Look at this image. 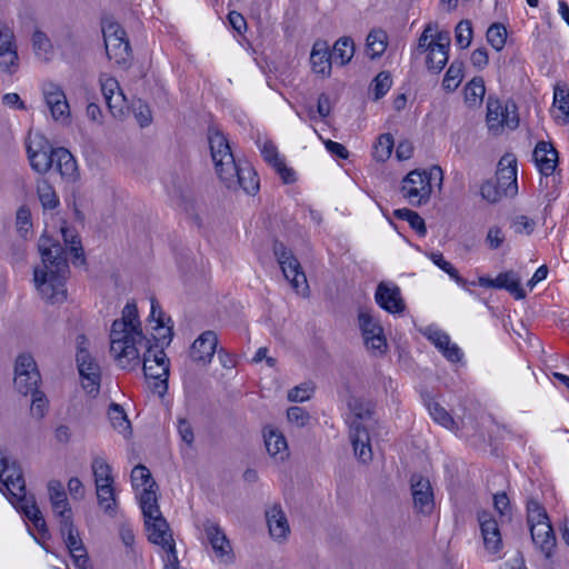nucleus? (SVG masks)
<instances>
[{"label": "nucleus", "instance_id": "14", "mask_svg": "<svg viewBox=\"0 0 569 569\" xmlns=\"http://www.w3.org/2000/svg\"><path fill=\"white\" fill-rule=\"evenodd\" d=\"M264 519L271 540L278 545L287 543L291 536V527L282 506L279 502L267 505Z\"/></svg>", "mask_w": 569, "mask_h": 569}, {"label": "nucleus", "instance_id": "43", "mask_svg": "<svg viewBox=\"0 0 569 569\" xmlns=\"http://www.w3.org/2000/svg\"><path fill=\"white\" fill-rule=\"evenodd\" d=\"M39 200L43 208L53 209L58 206L59 199L52 186L44 179H40L37 183Z\"/></svg>", "mask_w": 569, "mask_h": 569}, {"label": "nucleus", "instance_id": "16", "mask_svg": "<svg viewBox=\"0 0 569 569\" xmlns=\"http://www.w3.org/2000/svg\"><path fill=\"white\" fill-rule=\"evenodd\" d=\"M14 386L20 393L29 395L40 382V373L31 355H20L16 360Z\"/></svg>", "mask_w": 569, "mask_h": 569}, {"label": "nucleus", "instance_id": "51", "mask_svg": "<svg viewBox=\"0 0 569 569\" xmlns=\"http://www.w3.org/2000/svg\"><path fill=\"white\" fill-rule=\"evenodd\" d=\"M537 226V221L526 214L515 216L511 220V229L517 234L530 236Z\"/></svg>", "mask_w": 569, "mask_h": 569}, {"label": "nucleus", "instance_id": "30", "mask_svg": "<svg viewBox=\"0 0 569 569\" xmlns=\"http://www.w3.org/2000/svg\"><path fill=\"white\" fill-rule=\"evenodd\" d=\"M310 63L312 71L322 78L331 74L332 58L327 41L317 40L311 49Z\"/></svg>", "mask_w": 569, "mask_h": 569}, {"label": "nucleus", "instance_id": "56", "mask_svg": "<svg viewBox=\"0 0 569 569\" xmlns=\"http://www.w3.org/2000/svg\"><path fill=\"white\" fill-rule=\"evenodd\" d=\"M392 80L388 72H380L375 78L371 87L375 94V99L378 100L383 97L391 88Z\"/></svg>", "mask_w": 569, "mask_h": 569}, {"label": "nucleus", "instance_id": "63", "mask_svg": "<svg viewBox=\"0 0 569 569\" xmlns=\"http://www.w3.org/2000/svg\"><path fill=\"white\" fill-rule=\"evenodd\" d=\"M313 388L309 383H302L288 392V400L291 402H303L310 399Z\"/></svg>", "mask_w": 569, "mask_h": 569}, {"label": "nucleus", "instance_id": "23", "mask_svg": "<svg viewBox=\"0 0 569 569\" xmlns=\"http://www.w3.org/2000/svg\"><path fill=\"white\" fill-rule=\"evenodd\" d=\"M131 485L137 493L140 507H142V501L147 493L153 496L154 501L158 502V487L150 470L146 466L138 465L132 469Z\"/></svg>", "mask_w": 569, "mask_h": 569}, {"label": "nucleus", "instance_id": "64", "mask_svg": "<svg viewBox=\"0 0 569 569\" xmlns=\"http://www.w3.org/2000/svg\"><path fill=\"white\" fill-rule=\"evenodd\" d=\"M287 418L290 423L299 428L305 427L310 419L308 412L300 407L289 408L287 411Z\"/></svg>", "mask_w": 569, "mask_h": 569}, {"label": "nucleus", "instance_id": "26", "mask_svg": "<svg viewBox=\"0 0 569 569\" xmlns=\"http://www.w3.org/2000/svg\"><path fill=\"white\" fill-rule=\"evenodd\" d=\"M228 189L241 188L246 193L253 194L259 189V179L254 169L249 164L236 163V173L232 174V180L220 179Z\"/></svg>", "mask_w": 569, "mask_h": 569}, {"label": "nucleus", "instance_id": "44", "mask_svg": "<svg viewBox=\"0 0 569 569\" xmlns=\"http://www.w3.org/2000/svg\"><path fill=\"white\" fill-rule=\"evenodd\" d=\"M393 149V138L389 133L381 134L375 146L372 156L377 161L385 162L391 156Z\"/></svg>", "mask_w": 569, "mask_h": 569}, {"label": "nucleus", "instance_id": "34", "mask_svg": "<svg viewBox=\"0 0 569 569\" xmlns=\"http://www.w3.org/2000/svg\"><path fill=\"white\" fill-rule=\"evenodd\" d=\"M552 114L561 124L569 120V88L565 83L558 82L553 88Z\"/></svg>", "mask_w": 569, "mask_h": 569}, {"label": "nucleus", "instance_id": "32", "mask_svg": "<svg viewBox=\"0 0 569 569\" xmlns=\"http://www.w3.org/2000/svg\"><path fill=\"white\" fill-rule=\"evenodd\" d=\"M150 322L153 323L152 328L156 330L153 340L160 341L162 345H169L172 339V327L168 325L169 318H166L159 303L152 299L150 310Z\"/></svg>", "mask_w": 569, "mask_h": 569}, {"label": "nucleus", "instance_id": "61", "mask_svg": "<svg viewBox=\"0 0 569 569\" xmlns=\"http://www.w3.org/2000/svg\"><path fill=\"white\" fill-rule=\"evenodd\" d=\"M91 470L93 475V480L113 477L112 468L102 457H96L92 459Z\"/></svg>", "mask_w": 569, "mask_h": 569}, {"label": "nucleus", "instance_id": "57", "mask_svg": "<svg viewBox=\"0 0 569 569\" xmlns=\"http://www.w3.org/2000/svg\"><path fill=\"white\" fill-rule=\"evenodd\" d=\"M19 68L18 51L0 52V71L12 74Z\"/></svg>", "mask_w": 569, "mask_h": 569}, {"label": "nucleus", "instance_id": "36", "mask_svg": "<svg viewBox=\"0 0 569 569\" xmlns=\"http://www.w3.org/2000/svg\"><path fill=\"white\" fill-rule=\"evenodd\" d=\"M108 418L112 428L124 438L131 435V423L123 410L118 403H111L108 409Z\"/></svg>", "mask_w": 569, "mask_h": 569}, {"label": "nucleus", "instance_id": "22", "mask_svg": "<svg viewBox=\"0 0 569 569\" xmlns=\"http://www.w3.org/2000/svg\"><path fill=\"white\" fill-rule=\"evenodd\" d=\"M262 437L268 455L276 461H284L289 457V447L284 435L274 426L262 429Z\"/></svg>", "mask_w": 569, "mask_h": 569}, {"label": "nucleus", "instance_id": "10", "mask_svg": "<svg viewBox=\"0 0 569 569\" xmlns=\"http://www.w3.org/2000/svg\"><path fill=\"white\" fill-rule=\"evenodd\" d=\"M273 253L282 270L284 278L290 282L292 289L298 295L307 297L309 286L307 277L302 271L298 259L281 242H276L273 244Z\"/></svg>", "mask_w": 569, "mask_h": 569}, {"label": "nucleus", "instance_id": "49", "mask_svg": "<svg viewBox=\"0 0 569 569\" xmlns=\"http://www.w3.org/2000/svg\"><path fill=\"white\" fill-rule=\"evenodd\" d=\"M54 517L59 522V527H63L64 525H71L72 522V509L68 501V498L54 501L50 505Z\"/></svg>", "mask_w": 569, "mask_h": 569}, {"label": "nucleus", "instance_id": "33", "mask_svg": "<svg viewBox=\"0 0 569 569\" xmlns=\"http://www.w3.org/2000/svg\"><path fill=\"white\" fill-rule=\"evenodd\" d=\"M530 532L533 543L549 559L556 547V538L550 521L532 526Z\"/></svg>", "mask_w": 569, "mask_h": 569}, {"label": "nucleus", "instance_id": "41", "mask_svg": "<svg viewBox=\"0 0 569 569\" xmlns=\"http://www.w3.org/2000/svg\"><path fill=\"white\" fill-rule=\"evenodd\" d=\"M463 79V63L455 60L449 66L442 80V87L446 91H455Z\"/></svg>", "mask_w": 569, "mask_h": 569}, {"label": "nucleus", "instance_id": "59", "mask_svg": "<svg viewBox=\"0 0 569 569\" xmlns=\"http://www.w3.org/2000/svg\"><path fill=\"white\" fill-rule=\"evenodd\" d=\"M258 144L262 157L268 163H270L272 167L280 164L282 159L279 157L277 147L271 141L260 140Z\"/></svg>", "mask_w": 569, "mask_h": 569}, {"label": "nucleus", "instance_id": "6", "mask_svg": "<svg viewBox=\"0 0 569 569\" xmlns=\"http://www.w3.org/2000/svg\"><path fill=\"white\" fill-rule=\"evenodd\" d=\"M450 34L437 23H428L418 39V51L426 53V66L430 72L439 73L448 62Z\"/></svg>", "mask_w": 569, "mask_h": 569}, {"label": "nucleus", "instance_id": "52", "mask_svg": "<svg viewBox=\"0 0 569 569\" xmlns=\"http://www.w3.org/2000/svg\"><path fill=\"white\" fill-rule=\"evenodd\" d=\"M29 393L32 397L30 407L31 415L38 419L43 418L48 409V399L42 391L38 390V388Z\"/></svg>", "mask_w": 569, "mask_h": 569}, {"label": "nucleus", "instance_id": "15", "mask_svg": "<svg viewBox=\"0 0 569 569\" xmlns=\"http://www.w3.org/2000/svg\"><path fill=\"white\" fill-rule=\"evenodd\" d=\"M77 365L82 388L88 395H97L101 382V369L99 363L86 348L79 347Z\"/></svg>", "mask_w": 569, "mask_h": 569}, {"label": "nucleus", "instance_id": "17", "mask_svg": "<svg viewBox=\"0 0 569 569\" xmlns=\"http://www.w3.org/2000/svg\"><path fill=\"white\" fill-rule=\"evenodd\" d=\"M99 82L101 92L112 116L116 118L123 117L129 107L127 98L117 79L108 73H102L99 78Z\"/></svg>", "mask_w": 569, "mask_h": 569}, {"label": "nucleus", "instance_id": "24", "mask_svg": "<svg viewBox=\"0 0 569 569\" xmlns=\"http://www.w3.org/2000/svg\"><path fill=\"white\" fill-rule=\"evenodd\" d=\"M478 521L486 549L497 553L502 548V539L497 520L488 511L478 513Z\"/></svg>", "mask_w": 569, "mask_h": 569}, {"label": "nucleus", "instance_id": "21", "mask_svg": "<svg viewBox=\"0 0 569 569\" xmlns=\"http://www.w3.org/2000/svg\"><path fill=\"white\" fill-rule=\"evenodd\" d=\"M60 533L73 560V565L78 569H87L89 558L79 532L74 528L73 523L60 527Z\"/></svg>", "mask_w": 569, "mask_h": 569}, {"label": "nucleus", "instance_id": "28", "mask_svg": "<svg viewBox=\"0 0 569 569\" xmlns=\"http://www.w3.org/2000/svg\"><path fill=\"white\" fill-rule=\"evenodd\" d=\"M217 345L218 337L213 331L201 333L191 346V358L202 365L209 363L214 356Z\"/></svg>", "mask_w": 569, "mask_h": 569}, {"label": "nucleus", "instance_id": "25", "mask_svg": "<svg viewBox=\"0 0 569 569\" xmlns=\"http://www.w3.org/2000/svg\"><path fill=\"white\" fill-rule=\"evenodd\" d=\"M362 417L358 416L350 425V440L355 455L362 462H368L372 458L370 438L367 428L361 422Z\"/></svg>", "mask_w": 569, "mask_h": 569}, {"label": "nucleus", "instance_id": "48", "mask_svg": "<svg viewBox=\"0 0 569 569\" xmlns=\"http://www.w3.org/2000/svg\"><path fill=\"white\" fill-rule=\"evenodd\" d=\"M428 257L438 268L443 270L459 286L463 287L466 284V280H463L459 276L457 269L449 261H447L443 258L442 253H440V252H431V253L428 254Z\"/></svg>", "mask_w": 569, "mask_h": 569}, {"label": "nucleus", "instance_id": "9", "mask_svg": "<svg viewBox=\"0 0 569 569\" xmlns=\"http://www.w3.org/2000/svg\"><path fill=\"white\" fill-rule=\"evenodd\" d=\"M358 326L367 350L376 357L385 355L388 350L387 338L373 311L366 308L359 309Z\"/></svg>", "mask_w": 569, "mask_h": 569}, {"label": "nucleus", "instance_id": "13", "mask_svg": "<svg viewBox=\"0 0 569 569\" xmlns=\"http://www.w3.org/2000/svg\"><path fill=\"white\" fill-rule=\"evenodd\" d=\"M54 148L40 132L30 133L28 137V157L33 170L46 173L53 166Z\"/></svg>", "mask_w": 569, "mask_h": 569}, {"label": "nucleus", "instance_id": "39", "mask_svg": "<svg viewBox=\"0 0 569 569\" xmlns=\"http://www.w3.org/2000/svg\"><path fill=\"white\" fill-rule=\"evenodd\" d=\"M53 164L62 177L72 178L77 170L73 156L64 148H56L53 153Z\"/></svg>", "mask_w": 569, "mask_h": 569}, {"label": "nucleus", "instance_id": "20", "mask_svg": "<svg viewBox=\"0 0 569 569\" xmlns=\"http://www.w3.org/2000/svg\"><path fill=\"white\" fill-rule=\"evenodd\" d=\"M410 485L415 509L423 515L431 513L435 498L430 481L422 476L413 475Z\"/></svg>", "mask_w": 569, "mask_h": 569}, {"label": "nucleus", "instance_id": "11", "mask_svg": "<svg viewBox=\"0 0 569 569\" xmlns=\"http://www.w3.org/2000/svg\"><path fill=\"white\" fill-rule=\"evenodd\" d=\"M106 52L110 60L117 64H124L130 59L131 48L122 27L112 20H106L102 24Z\"/></svg>", "mask_w": 569, "mask_h": 569}, {"label": "nucleus", "instance_id": "58", "mask_svg": "<svg viewBox=\"0 0 569 569\" xmlns=\"http://www.w3.org/2000/svg\"><path fill=\"white\" fill-rule=\"evenodd\" d=\"M480 194L490 203L499 202L503 197H506L505 193L500 192V187L490 180L485 181L481 184Z\"/></svg>", "mask_w": 569, "mask_h": 569}, {"label": "nucleus", "instance_id": "55", "mask_svg": "<svg viewBox=\"0 0 569 569\" xmlns=\"http://www.w3.org/2000/svg\"><path fill=\"white\" fill-rule=\"evenodd\" d=\"M472 26L469 20L460 21L456 27V42L461 49L470 46L472 40Z\"/></svg>", "mask_w": 569, "mask_h": 569}, {"label": "nucleus", "instance_id": "8", "mask_svg": "<svg viewBox=\"0 0 569 569\" xmlns=\"http://www.w3.org/2000/svg\"><path fill=\"white\" fill-rule=\"evenodd\" d=\"M208 142L210 147L212 162L219 179L232 180L236 173V160L226 136L217 128H210L208 131Z\"/></svg>", "mask_w": 569, "mask_h": 569}, {"label": "nucleus", "instance_id": "18", "mask_svg": "<svg viewBox=\"0 0 569 569\" xmlns=\"http://www.w3.org/2000/svg\"><path fill=\"white\" fill-rule=\"evenodd\" d=\"M375 301L382 310L391 315H401L406 310L401 290L393 282H379L375 292Z\"/></svg>", "mask_w": 569, "mask_h": 569}, {"label": "nucleus", "instance_id": "31", "mask_svg": "<svg viewBox=\"0 0 569 569\" xmlns=\"http://www.w3.org/2000/svg\"><path fill=\"white\" fill-rule=\"evenodd\" d=\"M425 336L430 340L441 353L452 362H458L462 358L460 348L452 343L450 337L438 328L429 327L425 331Z\"/></svg>", "mask_w": 569, "mask_h": 569}, {"label": "nucleus", "instance_id": "19", "mask_svg": "<svg viewBox=\"0 0 569 569\" xmlns=\"http://www.w3.org/2000/svg\"><path fill=\"white\" fill-rule=\"evenodd\" d=\"M497 184L500 192L507 198H513L518 194L517 182V159L512 153H506L501 157L497 167Z\"/></svg>", "mask_w": 569, "mask_h": 569}, {"label": "nucleus", "instance_id": "53", "mask_svg": "<svg viewBox=\"0 0 569 569\" xmlns=\"http://www.w3.org/2000/svg\"><path fill=\"white\" fill-rule=\"evenodd\" d=\"M61 236L66 242L67 246H69V249L71 253H73L74 259H81L82 258V247L80 241L78 240V234L74 232V230L61 226L60 228Z\"/></svg>", "mask_w": 569, "mask_h": 569}, {"label": "nucleus", "instance_id": "62", "mask_svg": "<svg viewBox=\"0 0 569 569\" xmlns=\"http://www.w3.org/2000/svg\"><path fill=\"white\" fill-rule=\"evenodd\" d=\"M506 240V234L501 227L499 226H491L488 229L487 236H486V243L487 246L492 249H499Z\"/></svg>", "mask_w": 569, "mask_h": 569}, {"label": "nucleus", "instance_id": "37", "mask_svg": "<svg viewBox=\"0 0 569 569\" xmlns=\"http://www.w3.org/2000/svg\"><path fill=\"white\" fill-rule=\"evenodd\" d=\"M387 46V33L382 29H373L369 32L366 40V53L371 59L379 58L386 51Z\"/></svg>", "mask_w": 569, "mask_h": 569}, {"label": "nucleus", "instance_id": "42", "mask_svg": "<svg viewBox=\"0 0 569 569\" xmlns=\"http://www.w3.org/2000/svg\"><path fill=\"white\" fill-rule=\"evenodd\" d=\"M97 500L99 507L108 515L113 516L117 512V497L114 487L96 489Z\"/></svg>", "mask_w": 569, "mask_h": 569}, {"label": "nucleus", "instance_id": "46", "mask_svg": "<svg viewBox=\"0 0 569 569\" xmlns=\"http://www.w3.org/2000/svg\"><path fill=\"white\" fill-rule=\"evenodd\" d=\"M393 214L407 221L410 227L416 230L420 236H425L427 232L423 219L416 212L407 208L395 210Z\"/></svg>", "mask_w": 569, "mask_h": 569}, {"label": "nucleus", "instance_id": "1", "mask_svg": "<svg viewBox=\"0 0 569 569\" xmlns=\"http://www.w3.org/2000/svg\"><path fill=\"white\" fill-rule=\"evenodd\" d=\"M166 345L154 340L151 343L143 336L141 321L134 302H128L110 330V353L122 369H133L141 362L146 378L153 392L163 396L168 389L169 359L163 350Z\"/></svg>", "mask_w": 569, "mask_h": 569}, {"label": "nucleus", "instance_id": "60", "mask_svg": "<svg viewBox=\"0 0 569 569\" xmlns=\"http://www.w3.org/2000/svg\"><path fill=\"white\" fill-rule=\"evenodd\" d=\"M16 50L17 44L14 41L13 30L9 26L0 23V52Z\"/></svg>", "mask_w": 569, "mask_h": 569}, {"label": "nucleus", "instance_id": "38", "mask_svg": "<svg viewBox=\"0 0 569 569\" xmlns=\"http://www.w3.org/2000/svg\"><path fill=\"white\" fill-rule=\"evenodd\" d=\"M465 102L468 107L475 108L481 104L486 94L485 81L481 77L472 78L463 89Z\"/></svg>", "mask_w": 569, "mask_h": 569}, {"label": "nucleus", "instance_id": "45", "mask_svg": "<svg viewBox=\"0 0 569 569\" xmlns=\"http://www.w3.org/2000/svg\"><path fill=\"white\" fill-rule=\"evenodd\" d=\"M428 411L431 418L440 426L449 430L456 429L455 420L451 418L448 411L442 406H440V403L436 401L428 402Z\"/></svg>", "mask_w": 569, "mask_h": 569}, {"label": "nucleus", "instance_id": "47", "mask_svg": "<svg viewBox=\"0 0 569 569\" xmlns=\"http://www.w3.org/2000/svg\"><path fill=\"white\" fill-rule=\"evenodd\" d=\"M32 44L36 54L42 60H49L52 56V46L47 37V34L42 31H36L32 34Z\"/></svg>", "mask_w": 569, "mask_h": 569}, {"label": "nucleus", "instance_id": "54", "mask_svg": "<svg viewBox=\"0 0 569 569\" xmlns=\"http://www.w3.org/2000/svg\"><path fill=\"white\" fill-rule=\"evenodd\" d=\"M527 512L528 523L530 528L532 526H536L537 523L549 522V518L546 513V510L538 501L530 500L527 506Z\"/></svg>", "mask_w": 569, "mask_h": 569}, {"label": "nucleus", "instance_id": "12", "mask_svg": "<svg viewBox=\"0 0 569 569\" xmlns=\"http://www.w3.org/2000/svg\"><path fill=\"white\" fill-rule=\"evenodd\" d=\"M486 123L492 134H500L505 129L513 130L519 124L515 104L502 103L489 97L487 100Z\"/></svg>", "mask_w": 569, "mask_h": 569}, {"label": "nucleus", "instance_id": "35", "mask_svg": "<svg viewBox=\"0 0 569 569\" xmlns=\"http://www.w3.org/2000/svg\"><path fill=\"white\" fill-rule=\"evenodd\" d=\"M496 289H505L510 292L516 299H523L526 291L520 286V277L515 271H506L499 273L495 278Z\"/></svg>", "mask_w": 569, "mask_h": 569}, {"label": "nucleus", "instance_id": "2", "mask_svg": "<svg viewBox=\"0 0 569 569\" xmlns=\"http://www.w3.org/2000/svg\"><path fill=\"white\" fill-rule=\"evenodd\" d=\"M41 262L33 269V283L42 300L61 303L67 299L66 280L69 266L63 248L47 236L39 240Z\"/></svg>", "mask_w": 569, "mask_h": 569}, {"label": "nucleus", "instance_id": "5", "mask_svg": "<svg viewBox=\"0 0 569 569\" xmlns=\"http://www.w3.org/2000/svg\"><path fill=\"white\" fill-rule=\"evenodd\" d=\"M442 182L443 172L438 166L411 170L401 180L400 193L410 206L421 207L430 201L433 189L436 187L440 189Z\"/></svg>", "mask_w": 569, "mask_h": 569}, {"label": "nucleus", "instance_id": "50", "mask_svg": "<svg viewBox=\"0 0 569 569\" xmlns=\"http://www.w3.org/2000/svg\"><path fill=\"white\" fill-rule=\"evenodd\" d=\"M487 40L495 50H502L507 40L506 28L500 23L491 24L487 30Z\"/></svg>", "mask_w": 569, "mask_h": 569}, {"label": "nucleus", "instance_id": "40", "mask_svg": "<svg viewBox=\"0 0 569 569\" xmlns=\"http://www.w3.org/2000/svg\"><path fill=\"white\" fill-rule=\"evenodd\" d=\"M332 61L339 62L341 66L347 64L355 54V43L349 37L338 39L330 52Z\"/></svg>", "mask_w": 569, "mask_h": 569}, {"label": "nucleus", "instance_id": "7", "mask_svg": "<svg viewBox=\"0 0 569 569\" xmlns=\"http://www.w3.org/2000/svg\"><path fill=\"white\" fill-rule=\"evenodd\" d=\"M40 92L50 119L61 127H69L72 123V111L62 86L47 80L41 83Z\"/></svg>", "mask_w": 569, "mask_h": 569}, {"label": "nucleus", "instance_id": "4", "mask_svg": "<svg viewBox=\"0 0 569 569\" xmlns=\"http://www.w3.org/2000/svg\"><path fill=\"white\" fill-rule=\"evenodd\" d=\"M140 508L144 519L148 540L163 550L164 565L173 566L179 560L176 542L167 520L162 517L158 502L154 501L153 496L147 493Z\"/></svg>", "mask_w": 569, "mask_h": 569}, {"label": "nucleus", "instance_id": "29", "mask_svg": "<svg viewBox=\"0 0 569 569\" xmlns=\"http://www.w3.org/2000/svg\"><path fill=\"white\" fill-rule=\"evenodd\" d=\"M533 160L541 174L551 176L558 164V151L550 142L540 141L533 150Z\"/></svg>", "mask_w": 569, "mask_h": 569}, {"label": "nucleus", "instance_id": "27", "mask_svg": "<svg viewBox=\"0 0 569 569\" xmlns=\"http://www.w3.org/2000/svg\"><path fill=\"white\" fill-rule=\"evenodd\" d=\"M204 531L216 557L224 563L230 562L232 560V549L221 528L214 522H208L204 526Z\"/></svg>", "mask_w": 569, "mask_h": 569}, {"label": "nucleus", "instance_id": "3", "mask_svg": "<svg viewBox=\"0 0 569 569\" xmlns=\"http://www.w3.org/2000/svg\"><path fill=\"white\" fill-rule=\"evenodd\" d=\"M0 482L8 492L11 505L33 523L40 532L47 531L46 521L37 506L36 498L27 495L22 470L16 461H10L0 452Z\"/></svg>", "mask_w": 569, "mask_h": 569}]
</instances>
